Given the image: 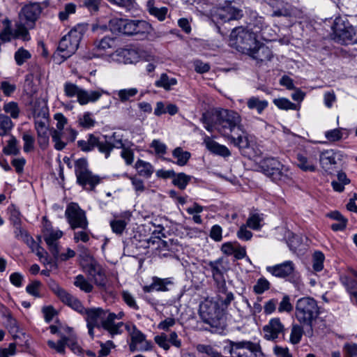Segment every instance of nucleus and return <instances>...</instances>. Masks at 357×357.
I'll return each mask as SVG.
<instances>
[{"mask_svg":"<svg viewBox=\"0 0 357 357\" xmlns=\"http://www.w3.org/2000/svg\"><path fill=\"white\" fill-rule=\"evenodd\" d=\"M109 27L114 33L134 36L137 40H154L160 37L152 25L145 20L114 18L109 21Z\"/></svg>","mask_w":357,"mask_h":357,"instance_id":"nucleus-1","label":"nucleus"},{"mask_svg":"<svg viewBox=\"0 0 357 357\" xmlns=\"http://www.w3.org/2000/svg\"><path fill=\"white\" fill-rule=\"evenodd\" d=\"M320 314L319 307L315 299L311 297L299 298L295 307V316L300 324L305 326V335L312 337L314 324Z\"/></svg>","mask_w":357,"mask_h":357,"instance_id":"nucleus-2","label":"nucleus"},{"mask_svg":"<svg viewBox=\"0 0 357 357\" xmlns=\"http://www.w3.org/2000/svg\"><path fill=\"white\" fill-rule=\"evenodd\" d=\"M332 39L342 45L357 43V27L353 26L345 16L335 17L331 26Z\"/></svg>","mask_w":357,"mask_h":357,"instance_id":"nucleus-3","label":"nucleus"},{"mask_svg":"<svg viewBox=\"0 0 357 357\" xmlns=\"http://www.w3.org/2000/svg\"><path fill=\"white\" fill-rule=\"evenodd\" d=\"M261 171L273 181L278 183H289L292 180L289 168L277 158H266L259 163Z\"/></svg>","mask_w":357,"mask_h":357,"instance_id":"nucleus-4","label":"nucleus"},{"mask_svg":"<svg viewBox=\"0 0 357 357\" xmlns=\"http://www.w3.org/2000/svg\"><path fill=\"white\" fill-rule=\"evenodd\" d=\"M88 29V24H78L68 34L62 37L57 49L62 58L66 59L75 54Z\"/></svg>","mask_w":357,"mask_h":357,"instance_id":"nucleus-5","label":"nucleus"},{"mask_svg":"<svg viewBox=\"0 0 357 357\" xmlns=\"http://www.w3.org/2000/svg\"><path fill=\"white\" fill-rule=\"evenodd\" d=\"M202 268L211 277L216 289L225 291V275L229 271V261L225 257H219L215 260H204L202 263Z\"/></svg>","mask_w":357,"mask_h":357,"instance_id":"nucleus-6","label":"nucleus"},{"mask_svg":"<svg viewBox=\"0 0 357 357\" xmlns=\"http://www.w3.org/2000/svg\"><path fill=\"white\" fill-rule=\"evenodd\" d=\"M215 126V130L227 137L236 130L242 131L241 117L234 110L222 109L216 113Z\"/></svg>","mask_w":357,"mask_h":357,"instance_id":"nucleus-7","label":"nucleus"},{"mask_svg":"<svg viewBox=\"0 0 357 357\" xmlns=\"http://www.w3.org/2000/svg\"><path fill=\"white\" fill-rule=\"evenodd\" d=\"M258 43L256 33L250 29L238 26L233 29L231 32L230 45L243 54H248L250 52Z\"/></svg>","mask_w":357,"mask_h":357,"instance_id":"nucleus-8","label":"nucleus"},{"mask_svg":"<svg viewBox=\"0 0 357 357\" xmlns=\"http://www.w3.org/2000/svg\"><path fill=\"white\" fill-rule=\"evenodd\" d=\"M75 173L77 183L86 190L95 191L96 187L101 183L103 177L93 174L89 169L88 161L85 158H79L75 162Z\"/></svg>","mask_w":357,"mask_h":357,"instance_id":"nucleus-9","label":"nucleus"},{"mask_svg":"<svg viewBox=\"0 0 357 357\" xmlns=\"http://www.w3.org/2000/svg\"><path fill=\"white\" fill-rule=\"evenodd\" d=\"M231 357H265L259 342L227 340Z\"/></svg>","mask_w":357,"mask_h":357,"instance_id":"nucleus-10","label":"nucleus"},{"mask_svg":"<svg viewBox=\"0 0 357 357\" xmlns=\"http://www.w3.org/2000/svg\"><path fill=\"white\" fill-rule=\"evenodd\" d=\"M63 91L65 95L68 98L76 96L81 105L97 101L105 93L102 89L88 91L69 82L64 84Z\"/></svg>","mask_w":357,"mask_h":357,"instance_id":"nucleus-11","label":"nucleus"},{"mask_svg":"<svg viewBox=\"0 0 357 357\" xmlns=\"http://www.w3.org/2000/svg\"><path fill=\"white\" fill-rule=\"evenodd\" d=\"M65 216L70 228L73 230L89 227L86 212L77 203L71 202L67 206Z\"/></svg>","mask_w":357,"mask_h":357,"instance_id":"nucleus-12","label":"nucleus"},{"mask_svg":"<svg viewBox=\"0 0 357 357\" xmlns=\"http://www.w3.org/2000/svg\"><path fill=\"white\" fill-rule=\"evenodd\" d=\"M344 153L338 150L328 149L320 153L319 162L321 168L328 174H333L344 159Z\"/></svg>","mask_w":357,"mask_h":357,"instance_id":"nucleus-13","label":"nucleus"},{"mask_svg":"<svg viewBox=\"0 0 357 357\" xmlns=\"http://www.w3.org/2000/svg\"><path fill=\"white\" fill-rule=\"evenodd\" d=\"M50 135L54 142V147L57 151L63 150L69 142H73L78 132L71 127L63 130H51Z\"/></svg>","mask_w":357,"mask_h":357,"instance_id":"nucleus-14","label":"nucleus"},{"mask_svg":"<svg viewBox=\"0 0 357 357\" xmlns=\"http://www.w3.org/2000/svg\"><path fill=\"white\" fill-rule=\"evenodd\" d=\"M107 314V311L102 310V308H85L84 312L82 314L86 315V321L87 323V328L89 331V334L91 338L94 337V328H97L98 329L102 328L101 324L102 323V320H104L105 317Z\"/></svg>","mask_w":357,"mask_h":357,"instance_id":"nucleus-15","label":"nucleus"},{"mask_svg":"<svg viewBox=\"0 0 357 357\" xmlns=\"http://www.w3.org/2000/svg\"><path fill=\"white\" fill-rule=\"evenodd\" d=\"M266 271L272 275L292 281L296 278L295 264L292 261H285L274 266H267Z\"/></svg>","mask_w":357,"mask_h":357,"instance_id":"nucleus-16","label":"nucleus"},{"mask_svg":"<svg viewBox=\"0 0 357 357\" xmlns=\"http://www.w3.org/2000/svg\"><path fill=\"white\" fill-rule=\"evenodd\" d=\"M41 11L42 8L40 5L38 3L25 5L20 13V21L24 22L29 29H33Z\"/></svg>","mask_w":357,"mask_h":357,"instance_id":"nucleus-17","label":"nucleus"},{"mask_svg":"<svg viewBox=\"0 0 357 357\" xmlns=\"http://www.w3.org/2000/svg\"><path fill=\"white\" fill-rule=\"evenodd\" d=\"M285 331L284 326L278 317L271 319L263 327L264 337L269 341L275 340L280 335L284 337Z\"/></svg>","mask_w":357,"mask_h":357,"instance_id":"nucleus-18","label":"nucleus"},{"mask_svg":"<svg viewBox=\"0 0 357 357\" xmlns=\"http://www.w3.org/2000/svg\"><path fill=\"white\" fill-rule=\"evenodd\" d=\"M102 144L100 148V153L104 154L105 158L110 156L111 152L114 148L121 149L126 148L123 142L122 135L114 132L111 136L103 135Z\"/></svg>","mask_w":357,"mask_h":357,"instance_id":"nucleus-19","label":"nucleus"},{"mask_svg":"<svg viewBox=\"0 0 357 357\" xmlns=\"http://www.w3.org/2000/svg\"><path fill=\"white\" fill-rule=\"evenodd\" d=\"M243 17L242 10L233 7L219 9L213 15V20L218 24H224L238 20Z\"/></svg>","mask_w":357,"mask_h":357,"instance_id":"nucleus-20","label":"nucleus"},{"mask_svg":"<svg viewBox=\"0 0 357 357\" xmlns=\"http://www.w3.org/2000/svg\"><path fill=\"white\" fill-rule=\"evenodd\" d=\"M129 347L131 351H149L152 349V344L151 342L146 341V335L134 326Z\"/></svg>","mask_w":357,"mask_h":357,"instance_id":"nucleus-21","label":"nucleus"},{"mask_svg":"<svg viewBox=\"0 0 357 357\" xmlns=\"http://www.w3.org/2000/svg\"><path fill=\"white\" fill-rule=\"evenodd\" d=\"M88 274L92 277L94 283L100 287H105L107 283V278L102 266L100 265L94 259L91 258L89 264L86 266Z\"/></svg>","mask_w":357,"mask_h":357,"instance_id":"nucleus-22","label":"nucleus"},{"mask_svg":"<svg viewBox=\"0 0 357 357\" xmlns=\"http://www.w3.org/2000/svg\"><path fill=\"white\" fill-rule=\"evenodd\" d=\"M253 59L257 61L259 66L266 64L268 61H270L273 57V54L271 50L264 44H261L259 42L256 47L248 54Z\"/></svg>","mask_w":357,"mask_h":357,"instance_id":"nucleus-23","label":"nucleus"},{"mask_svg":"<svg viewBox=\"0 0 357 357\" xmlns=\"http://www.w3.org/2000/svg\"><path fill=\"white\" fill-rule=\"evenodd\" d=\"M124 326L123 322H115V319L110 312L107 311V314L101 324L102 328L107 331L112 337L120 335L123 333L122 327Z\"/></svg>","mask_w":357,"mask_h":357,"instance_id":"nucleus-24","label":"nucleus"},{"mask_svg":"<svg viewBox=\"0 0 357 357\" xmlns=\"http://www.w3.org/2000/svg\"><path fill=\"white\" fill-rule=\"evenodd\" d=\"M204 144L206 149L215 155L224 158L229 157L231 155L230 151L226 146L220 144L207 135L204 137Z\"/></svg>","mask_w":357,"mask_h":357,"instance_id":"nucleus-25","label":"nucleus"},{"mask_svg":"<svg viewBox=\"0 0 357 357\" xmlns=\"http://www.w3.org/2000/svg\"><path fill=\"white\" fill-rule=\"evenodd\" d=\"M62 236L63 232L61 231L54 229L47 230L44 234V240L53 257H58L57 240L61 238Z\"/></svg>","mask_w":357,"mask_h":357,"instance_id":"nucleus-26","label":"nucleus"},{"mask_svg":"<svg viewBox=\"0 0 357 357\" xmlns=\"http://www.w3.org/2000/svg\"><path fill=\"white\" fill-rule=\"evenodd\" d=\"M102 144V139L100 140L98 137L93 134H89L86 139H80L77 141V147L84 152H90L98 148L100 152V146Z\"/></svg>","mask_w":357,"mask_h":357,"instance_id":"nucleus-27","label":"nucleus"},{"mask_svg":"<svg viewBox=\"0 0 357 357\" xmlns=\"http://www.w3.org/2000/svg\"><path fill=\"white\" fill-rule=\"evenodd\" d=\"M146 10L149 14L160 22H163L166 19L168 13V8L165 6L158 7L155 0H148L146 3Z\"/></svg>","mask_w":357,"mask_h":357,"instance_id":"nucleus-28","label":"nucleus"},{"mask_svg":"<svg viewBox=\"0 0 357 357\" xmlns=\"http://www.w3.org/2000/svg\"><path fill=\"white\" fill-rule=\"evenodd\" d=\"M61 301L80 314L84 312V307L82 302L68 291H65L59 298Z\"/></svg>","mask_w":357,"mask_h":357,"instance_id":"nucleus-29","label":"nucleus"},{"mask_svg":"<svg viewBox=\"0 0 357 357\" xmlns=\"http://www.w3.org/2000/svg\"><path fill=\"white\" fill-rule=\"evenodd\" d=\"M237 137H234L230 135L227 138L235 146L238 147L240 151H243L250 147V141L248 139V135L243 130L242 126V131H240Z\"/></svg>","mask_w":357,"mask_h":357,"instance_id":"nucleus-30","label":"nucleus"},{"mask_svg":"<svg viewBox=\"0 0 357 357\" xmlns=\"http://www.w3.org/2000/svg\"><path fill=\"white\" fill-rule=\"evenodd\" d=\"M135 168L137 169L139 176L146 178H149L154 172V168L151 163L141 159L137 160Z\"/></svg>","mask_w":357,"mask_h":357,"instance_id":"nucleus-31","label":"nucleus"},{"mask_svg":"<svg viewBox=\"0 0 357 357\" xmlns=\"http://www.w3.org/2000/svg\"><path fill=\"white\" fill-rule=\"evenodd\" d=\"M297 165L304 172H313L316 170V165L312 160L308 159L302 153H298L296 155Z\"/></svg>","mask_w":357,"mask_h":357,"instance_id":"nucleus-32","label":"nucleus"},{"mask_svg":"<svg viewBox=\"0 0 357 357\" xmlns=\"http://www.w3.org/2000/svg\"><path fill=\"white\" fill-rule=\"evenodd\" d=\"M268 102L266 100H260L258 97L252 96L247 100V106L250 109H256L259 114L268 107Z\"/></svg>","mask_w":357,"mask_h":357,"instance_id":"nucleus-33","label":"nucleus"},{"mask_svg":"<svg viewBox=\"0 0 357 357\" xmlns=\"http://www.w3.org/2000/svg\"><path fill=\"white\" fill-rule=\"evenodd\" d=\"M2 24L3 27L0 32V39L3 42H9L14 36V31L12 29L11 21L6 17L3 20Z\"/></svg>","mask_w":357,"mask_h":357,"instance_id":"nucleus-34","label":"nucleus"},{"mask_svg":"<svg viewBox=\"0 0 357 357\" xmlns=\"http://www.w3.org/2000/svg\"><path fill=\"white\" fill-rule=\"evenodd\" d=\"M172 155L177 160L176 163L179 166L185 165L191 157L190 152L184 151L181 147H176L172 151Z\"/></svg>","mask_w":357,"mask_h":357,"instance_id":"nucleus-35","label":"nucleus"},{"mask_svg":"<svg viewBox=\"0 0 357 357\" xmlns=\"http://www.w3.org/2000/svg\"><path fill=\"white\" fill-rule=\"evenodd\" d=\"M304 328H305V326L301 324H292L289 337V342L292 344H297L301 342L304 333Z\"/></svg>","mask_w":357,"mask_h":357,"instance_id":"nucleus-36","label":"nucleus"},{"mask_svg":"<svg viewBox=\"0 0 357 357\" xmlns=\"http://www.w3.org/2000/svg\"><path fill=\"white\" fill-rule=\"evenodd\" d=\"M177 84V79L174 77H169L166 73H162L158 80L155 81V85L157 87L163 88L166 91L172 89V86Z\"/></svg>","mask_w":357,"mask_h":357,"instance_id":"nucleus-37","label":"nucleus"},{"mask_svg":"<svg viewBox=\"0 0 357 357\" xmlns=\"http://www.w3.org/2000/svg\"><path fill=\"white\" fill-rule=\"evenodd\" d=\"M263 220V214L252 213L247 219L246 223L245 225L253 230L259 231L262 227L261 222Z\"/></svg>","mask_w":357,"mask_h":357,"instance_id":"nucleus-38","label":"nucleus"},{"mask_svg":"<svg viewBox=\"0 0 357 357\" xmlns=\"http://www.w3.org/2000/svg\"><path fill=\"white\" fill-rule=\"evenodd\" d=\"M77 123L79 127L84 129H90L95 126L96 121L93 119V114L86 112L78 117Z\"/></svg>","mask_w":357,"mask_h":357,"instance_id":"nucleus-39","label":"nucleus"},{"mask_svg":"<svg viewBox=\"0 0 357 357\" xmlns=\"http://www.w3.org/2000/svg\"><path fill=\"white\" fill-rule=\"evenodd\" d=\"M73 284L85 293H91L93 289V286L81 274L75 278Z\"/></svg>","mask_w":357,"mask_h":357,"instance_id":"nucleus-40","label":"nucleus"},{"mask_svg":"<svg viewBox=\"0 0 357 357\" xmlns=\"http://www.w3.org/2000/svg\"><path fill=\"white\" fill-rule=\"evenodd\" d=\"M354 276L357 280V271L354 272ZM348 292L351 295V299L357 304V282L355 280L345 278L343 281Z\"/></svg>","mask_w":357,"mask_h":357,"instance_id":"nucleus-41","label":"nucleus"},{"mask_svg":"<svg viewBox=\"0 0 357 357\" xmlns=\"http://www.w3.org/2000/svg\"><path fill=\"white\" fill-rule=\"evenodd\" d=\"M20 148L18 146V141L14 136H11L7 142L6 146L3 149V153L7 155H17L20 153Z\"/></svg>","mask_w":357,"mask_h":357,"instance_id":"nucleus-42","label":"nucleus"},{"mask_svg":"<svg viewBox=\"0 0 357 357\" xmlns=\"http://www.w3.org/2000/svg\"><path fill=\"white\" fill-rule=\"evenodd\" d=\"M28 29H29L24 22H20L16 25L14 31L13 38H20L24 41H29L31 39Z\"/></svg>","mask_w":357,"mask_h":357,"instance_id":"nucleus-43","label":"nucleus"},{"mask_svg":"<svg viewBox=\"0 0 357 357\" xmlns=\"http://www.w3.org/2000/svg\"><path fill=\"white\" fill-rule=\"evenodd\" d=\"M191 179V176L185 173L176 174L173 178L172 183L181 190H184Z\"/></svg>","mask_w":357,"mask_h":357,"instance_id":"nucleus-44","label":"nucleus"},{"mask_svg":"<svg viewBox=\"0 0 357 357\" xmlns=\"http://www.w3.org/2000/svg\"><path fill=\"white\" fill-rule=\"evenodd\" d=\"M137 93L138 89L137 88H130L119 90L116 92V95L118 96V98L121 102H125L127 101H130L131 98L135 97Z\"/></svg>","mask_w":357,"mask_h":357,"instance_id":"nucleus-45","label":"nucleus"},{"mask_svg":"<svg viewBox=\"0 0 357 357\" xmlns=\"http://www.w3.org/2000/svg\"><path fill=\"white\" fill-rule=\"evenodd\" d=\"M68 337L61 335V339L57 342H54L52 340L47 341V345L53 349H55L58 353L63 354L65 353V349L66 347V343H68Z\"/></svg>","mask_w":357,"mask_h":357,"instance_id":"nucleus-46","label":"nucleus"},{"mask_svg":"<svg viewBox=\"0 0 357 357\" xmlns=\"http://www.w3.org/2000/svg\"><path fill=\"white\" fill-rule=\"evenodd\" d=\"M172 284L169 278L161 279L154 277L153 278L152 287L158 291H167L169 290L167 286Z\"/></svg>","mask_w":357,"mask_h":357,"instance_id":"nucleus-47","label":"nucleus"},{"mask_svg":"<svg viewBox=\"0 0 357 357\" xmlns=\"http://www.w3.org/2000/svg\"><path fill=\"white\" fill-rule=\"evenodd\" d=\"M127 225L128 222L123 219H114L109 222L112 231L116 235H121L126 229Z\"/></svg>","mask_w":357,"mask_h":357,"instance_id":"nucleus-48","label":"nucleus"},{"mask_svg":"<svg viewBox=\"0 0 357 357\" xmlns=\"http://www.w3.org/2000/svg\"><path fill=\"white\" fill-rule=\"evenodd\" d=\"M14 124L10 118L4 114H0V136L6 135L13 127Z\"/></svg>","mask_w":357,"mask_h":357,"instance_id":"nucleus-49","label":"nucleus"},{"mask_svg":"<svg viewBox=\"0 0 357 357\" xmlns=\"http://www.w3.org/2000/svg\"><path fill=\"white\" fill-rule=\"evenodd\" d=\"M24 142L23 150L25 153H29L34 150L35 137L30 132H24L22 134Z\"/></svg>","mask_w":357,"mask_h":357,"instance_id":"nucleus-50","label":"nucleus"},{"mask_svg":"<svg viewBox=\"0 0 357 357\" xmlns=\"http://www.w3.org/2000/svg\"><path fill=\"white\" fill-rule=\"evenodd\" d=\"M31 57V53L23 47L19 48L15 53L14 58L17 66H22Z\"/></svg>","mask_w":357,"mask_h":357,"instance_id":"nucleus-51","label":"nucleus"},{"mask_svg":"<svg viewBox=\"0 0 357 357\" xmlns=\"http://www.w3.org/2000/svg\"><path fill=\"white\" fill-rule=\"evenodd\" d=\"M200 121L204 124V126L207 131L213 132L215 130V120L214 121H213L210 114L207 112L203 113L200 118Z\"/></svg>","mask_w":357,"mask_h":357,"instance_id":"nucleus-52","label":"nucleus"},{"mask_svg":"<svg viewBox=\"0 0 357 357\" xmlns=\"http://www.w3.org/2000/svg\"><path fill=\"white\" fill-rule=\"evenodd\" d=\"M3 110L6 113L9 114L13 119H17L20 114V108L18 104L11 101L3 105Z\"/></svg>","mask_w":357,"mask_h":357,"instance_id":"nucleus-53","label":"nucleus"},{"mask_svg":"<svg viewBox=\"0 0 357 357\" xmlns=\"http://www.w3.org/2000/svg\"><path fill=\"white\" fill-rule=\"evenodd\" d=\"M270 289V282L264 278H260L257 280L253 287V291L257 294H261L265 291Z\"/></svg>","mask_w":357,"mask_h":357,"instance_id":"nucleus-54","label":"nucleus"},{"mask_svg":"<svg viewBox=\"0 0 357 357\" xmlns=\"http://www.w3.org/2000/svg\"><path fill=\"white\" fill-rule=\"evenodd\" d=\"M324 255L319 251L315 252L313 255L312 267L314 271H321L324 268Z\"/></svg>","mask_w":357,"mask_h":357,"instance_id":"nucleus-55","label":"nucleus"},{"mask_svg":"<svg viewBox=\"0 0 357 357\" xmlns=\"http://www.w3.org/2000/svg\"><path fill=\"white\" fill-rule=\"evenodd\" d=\"M218 292L220 294H223L225 296V298L222 297L220 295H219V301H220L221 304L225 307H227L230 305L232 301L234 299V296L232 292L229 291L227 290V284H225V291H220V289H217Z\"/></svg>","mask_w":357,"mask_h":357,"instance_id":"nucleus-56","label":"nucleus"},{"mask_svg":"<svg viewBox=\"0 0 357 357\" xmlns=\"http://www.w3.org/2000/svg\"><path fill=\"white\" fill-rule=\"evenodd\" d=\"M287 244L289 249L293 252H296L298 250H301V246L302 245V239L299 236L292 234L291 236L289 238Z\"/></svg>","mask_w":357,"mask_h":357,"instance_id":"nucleus-57","label":"nucleus"},{"mask_svg":"<svg viewBox=\"0 0 357 357\" xmlns=\"http://www.w3.org/2000/svg\"><path fill=\"white\" fill-rule=\"evenodd\" d=\"M273 103L281 109H296V106L287 98H277L273 100Z\"/></svg>","mask_w":357,"mask_h":357,"instance_id":"nucleus-58","label":"nucleus"},{"mask_svg":"<svg viewBox=\"0 0 357 357\" xmlns=\"http://www.w3.org/2000/svg\"><path fill=\"white\" fill-rule=\"evenodd\" d=\"M293 305L290 302V297L288 295H284L279 303L278 312L289 313L293 310Z\"/></svg>","mask_w":357,"mask_h":357,"instance_id":"nucleus-59","label":"nucleus"},{"mask_svg":"<svg viewBox=\"0 0 357 357\" xmlns=\"http://www.w3.org/2000/svg\"><path fill=\"white\" fill-rule=\"evenodd\" d=\"M82 231H75L73 235V240L75 243L82 241L86 243L90 239V231L89 229H81Z\"/></svg>","mask_w":357,"mask_h":357,"instance_id":"nucleus-60","label":"nucleus"},{"mask_svg":"<svg viewBox=\"0 0 357 357\" xmlns=\"http://www.w3.org/2000/svg\"><path fill=\"white\" fill-rule=\"evenodd\" d=\"M42 283L39 280H34L26 286V291L29 294L36 298H40V294L39 293V289Z\"/></svg>","mask_w":357,"mask_h":357,"instance_id":"nucleus-61","label":"nucleus"},{"mask_svg":"<svg viewBox=\"0 0 357 357\" xmlns=\"http://www.w3.org/2000/svg\"><path fill=\"white\" fill-rule=\"evenodd\" d=\"M155 342L165 351H168L170 345L168 341V336L166 333H162L160 335H155L154 337Z\"/></svg>","mask_w":357,"mask_h":357,"instance_id":"nucleus-62","label":"nucleus"},{"mask_svg":"<svg viewBox=\"0 0 357 357\" xmlns=\"http://www.w3.org/2000/svg\"><path fill=\"white\" fill-rule=\"evenodd\" d=\"M326 139L331 142H335L342 138V132L339 128L328 130L325 132Z\"/></svg>","mask_w":357,"mask_h":357,"instance_id":"nucleus-63","label":"nucleus"},{"mask_svg":"<svg viewBox=\"0 0 357 357\" xmlns=\"http://www.w3.org/2000/svg\"><path fill=\"white\" fill-rule=\"evenodd\" d=\"M248 227L245 225H242L238 230L236 232V236L238 239L244 241H250L253 234L252 231L248 229Z\"/></svg>","mask_w":357,"mask_h":357,"instance_id":"nucleus-64","label":"nucleus"}]
</instances>
